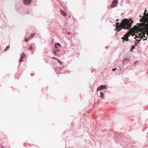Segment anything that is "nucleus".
Returning <instances> with one entry per match:
<instances>
[{
	"instance_id": "nucleus-1",
	"label": "nucleus",
	"mask_w": 148,
	"mask_h": 148,
	"mask_svg": "<svg viewBox=\"0 0 148 148\" xmlns=\"http://www.w3.org/2000/svg\"><path fill=\"white\" fill-rule=\"evenodd\" d=\"M130 21L126 19H124L123 20L121 23L119 24V23L117 22L116 23V27H118L120 26L123 27V29H129L131 27V25L133 22V21L131 20L130 19Z\"/></svg>"
},
{
	"instance_id": "nucleus-2",
	"label": "nucleus",
	"mask_w": 148,
	"mask_h": 148,
	"mask_svg": "<svg viewBox=\"0 0 148 148\" xmlns=\"http://www.w3.org/2000/svg\"><path fill=\"white\" fill-rule=\"evenodd\" d=\"M147 12V10L145 9L144 12V15L142 16V18L140 20V22H143L141 23V25L142 26L143 28L145 26V27L144 28L145 29H147L148 27V13L146 14Z\"/></svg>"
},
{
	"instance_id": "nucleus-3",
	"label": "nucleus",
	"mask_w": 148,
	"mask_h": 148,
	"mask_svg": "<svg viewBox=\"0 0 148 148\" xmlns=\"http://www.w3.org/2000/svg\"><path fill=\"white\" fill-rule=\"evenodd\" d=\"M130 35H133L132 32L130 30L127 33L124 35L123 37L121 38V39L123 40V42H124L125 40L126 41H129L128 37L130 36Z\"/></svg>"
},
{
	"instance_id": "nucleus-4",
	"label": "nucleus",
	"mask_w": 148,
	"mask_h": 148,
	"mask_svg": "<svg viewBox=\"0 0 148 148\" xmlns=\"http://www.w3.org/2000/svg\"><path fill=\"white\" fill-rule=\"evenodd\" d=\"M141 23H140L139 25L138 26L136 25L133 27V29L134 31H138L139 29H140L141 31V32H142V31H143V30H148V27L147 29H145V28H143V27L141 25ZM145 27V26L144 27Z\"/></svg>"
},
{
	"instance_id": "nucleus-5",
	"label": "nucleus",
	"mask_w": 148,
	"mask_h": 148,
	"mask_svg": "<svg viewBox=\"0 0 148 148\" xmlns=\"http://www.w3.org/2000/svg\"><path fill=\"white\" fill-rule=\"evenodd\" d=\"M118 3V0H114L112 2V4L111 5V7L112 8H114V7H116L117 6V5Z\"/></svg>"
},
{
	"instance_id": "nucleus-6",
	"label": "nucleus",
	"mask_w": 148,
	"mask_h": 148,
	"mask_svg": "<svg viewBox=\"0 0 148 148\" xmlns=\"http://www.w3.org/2000/svg\"><path fill=\"white\" fill-rule=\"evenodd\" d=\"M146 31H145V30H143V35L141 36V39H143V37L145 38H144V39H143V40H147V36H146L145 35V33H147V32L148 31V30H146Z\"/></svg>"
},
{
	"instance_id": "nucleus-7",
	"label": "nucleus",
	"mask_w": 148,
	"mask_h": 148,
	"mask_svg": "<svg viewBox=\"0 0 148 148\" xmlns=\"http://www.w3.org/2000/svg\"><path fill=\"white\" fill-rule=\"evenodd\" d=\"M107 87V86L105 85H101L100 86V87H98L97 89V92L99 90H103L106 89Z\"/></svg>"
},
{
	"instance_id": "nucleus-8",
	"label": "nucleus",
	"mask_w": 148,
	"mask_h": 148,
	"mask_svg": "<svg viewBox=\"0 0 148 148\" xmlns=\"http://www.w3.org/2000/svg\"><path fill=\"white\" fill-rule=\"evenodd\" d=\"M25 57V54L24 53H23L21 56V58L19 60V62H21L23 61V59Z\"/></svg>"
},
{
	"instance_id": "nucleus-9",
	"label": "nucleus",
	"mask_w": 148,
	"mask_h": 148,
	"mask_svg": "<svg viewBox=\"0 0 148 148\" xmlns=\"http://www.w3.org/2000/svg\"><path fill=\"white\" fill-rule=\"evenodd\" d=\"M31 0H23L24 3L25 5H28L31 3Z\"/></svg>"
},
{
	"instance_id": "nucleus-10",
	"label": "nucleus",
	"mask_w": 148,
	"mask_h": 148,
	"mask_svg": "<svg viewBox=\"0 0 148 148\" xmlns=\"http://www.w3.org/2000/svg\"><path fill=\"white\" fill-rule=\"evenodd\" d=\"M60 12L61 14L64 16H67V14H66V13L62 10H60Z\"/></svg>"
},
{
	"instance_id": "nucleus-11",
	"label": "nucleus",
	"mask_w": 148,
	"mask_h": 148,
	"mask_svg": "<svg viewBox=\"0 0 148 148\" xmlns=\"http://www.w3.org/2000/svg\"><path fill=\"white\" fill-rule=\"evenodd\" d=\"M123 28V27H121L120 26H119L118 27H116V29L117 32H119L121 31V29Z\"/></svg>"
},
{
	"instance_id": "nucleus-12",
	"label": "nucleus",
	"mask_w": 148,
	"mask_h": 148,
	"mask_svg": "<svg viewBox=\"0 0 148 148\" xmlns=\"http://www.w3.org/2000/svg\"><path fill=\"white\" fill-rule=\"evenodd\" d=\"M130 61V59L129 58H125L123 60V63L125 62H129Z\"/></svg>"
},
{
	"instance_id": "nucleus-13",
	"label": "nucleus",
	"mask_w": 148,
	"mask_h": 148,
	"mask_svg": "<svg viewBox=\"0 0 148 148\" xmlns=\"http://www.w3.org/2000/svg\"><path fill=\"white\" fill-rule=\"evenodd\" d=\"M100 94V97L102 98V99H103L104 98V96L103 93L102 92H101Z\"/></svg>"
},
{
	"instance_id": "nucleus-14",
	"label": "nucleus",
	"mask_w": 148,
	"mask_h": 148,
	"mask_svg": "<svg viewBox=\"0 0 148 148\" xmlns=\"http://www.w3.org/2000/svg\"><path fill=\"white\" fill-rule=\"evenodd\" d=\"M36 33H34L33 34H32L31 35L29 38V39H32V38L35 35Z\"/></svg>"
},
{
	"instance_id": "nucleus-15",
	"label": "nucleus",
	"mask_w": 148,
	"mask_h": 148,
	"mask_svg": "<svg viewBox=\"0 0 148 148\" xmlns=\"http://www.w3.org/2000/svg\"><path fill=\"white\" fill-rule=\"evenodd\" d=\"M30 39H29V37L28 38H26L25 39L24 41H25V42H28V41H29V40Z\"/></svg>"
},
{
	"instance_id": "nucleus-16",
	"label": "nucleus",
	"mask_w": 148,
	"mask_h": 148,
	"mask_svg": "<svg viewBox=\"0 0 148 148\" xmlns=\"http://www.w3.org/2000/svg\"><path fill=\"white\" fill-rule=\"evenodd\" d=\"M135 46L134 45H132L131 48L130 50L132 51L133 49H135Z\"/></svg>"
},
{
	"instance_id": "nucleus-17",
	"label": "nucleus",
	"mask_w": 148,
	"mask_h": 148,
	"mask_svg": "<svg viewBox=\"0 0 148 148\" xmlns=\"http://www.w3.org/2000/svg\"><path fill=\"white\" fill-rule=\"evenodd\" d=\"M9 47H10L9 45H8V46H7L6 47L4 51H6V50H7L8 49H9Z\"/></svg>"
},
{
	"instance_id": "nucleus-18",
	"label": "nucleus",
	"mask_w": 148,
	"mask_h": 148,
	"mask_svg": "<svg viewBox=\"0 0 148 148\" xmlns=\"http://www.w3.org/2000/svg\"><path fill=\"white\" fill-rule=\"evenodd\" d=\"M57 60L58 61V62L59 63L61 64V65H62V62H61V61H60L59 59H57Z\"/></svg>"
},
{
	"instance_id": "nucleus-19",
	"label": "nucleus",
	"mask_w": 148,
	"mask_h": 148,
	"mask_svg": "<svg viewBox=\"0 0 148 148\" xmlns=\"http://www.w3.org/2000/svg\"><path fill=\"white\" fill-rule=\"evenodd\" d=\"M53 53L55 55H57V53L56 51H53Z\"/></svg>"
},
{
	"instance_id": "nucleus-20",
	"label": "nucleus",
	"mask_w": 148,
	"mask_h": 148,
	"mask_svg": "<svg viewBox=\"0 0 148 148\" xmlns=\"http://www.w3.org/2000/svg\"><path fill=\"white\" fill-rule=\"evenodd\" d=\"M51 58L55 60H57V59H58L57 58L54 57H52Z\"/></svg>"
},
{
	"instance_id": "nucleus-21",
	"label": "nucleus",
	"mask_w": 148,
	"mask_h": 148,
	"mask_svg": "<svg viewBox=\"0 0 148 148\" xmlns=\"http://www.w3.org/2000/svg\"><path fill=\"white\" fill-rule=\"evenodd\" d=\"M29 50H32L33 49V48L32 46H30L29 47Z\"/></svg>"
},
{
	"instance_id": "nucleus-22",
	"label": "nucleus",
	"mask_w": 148,
	"mask_h": 148,
	"mask_svg": "<svg viewBox=\"0 0 148 148\" xmlns=\"http://www.w3.org/2000/svg\"><path fill=\"white\" fill-rule=\"evenodd\" d=\"M59 49H56L55 50V51H56L57 52H58L59 51Z\"/></svg>"
},
{
	"instance_id": "nucleus-23",
	"label": "nucleus",
	"mask_w": 148,
	"mask_h": 148,
	"mask_svg": "<svg viewBox=\"0 0 148 148\" xmlns=\"http://www.w3.org/2000/svg\"><path fill=\"white\" fill-rule=\"evenodd\" d=\"M117 69L116 68H115V69H113L112 70L113 71H115Z\"/></svg>"
},
{
	"instance_id": "nucleus-24",
	"label": "nucleus",
	"mask_w": 148,
	"mask_h": 148,
	"mask_svg": "<svg viewBox=\"0 0 148 148\" xmlns=\"http://www.w3.org/2000/svg\"><path fill=\"white\" fill-rule=\"evenodd\" d=\"M56 45H58V46H60V44L59 43H57Z\"/></svg>"
},
{
	"instance_id": "nucleus-25",
	"label": "nucleus",
	"mask_w": 148,
	"mask_h": 148,
	"mask_svg": "<svg viewBox=\"0 0 148 148\" xmlns=\"http://www.w3.org/2000/svg\"><path fill=\"white\" fill-rule=\"evenodd\" d=\"M55 48H56V49H58V47H57V46H56V44H55Z\"/></svg>"
},
{
	"instance_id": "nucleus-26",
	"label": "nucleus",
	"mask_w": 148,
	"mask_h": 148,
	"mask_svg": "<svg viewBox=\"0 0 148 148\" xmlns=\"http://www.w3.org/2000/svg\"><path fill=\"white\" fill-rule=\"evenodd\" d=\"M136 40L138 42H139L140 41V40H138L136 39Z\"/></svg>"
},
{
	"instance_id": "nucleus-27",
	"label": "nucleus",
	"mask_w": 148,
	"mask_h": 148,
	"mask_svg": "<svg viewBox=\"0 0 148 148\" xmlns=\"http://www.w3.org/2000/svg\"><path fill=\"white\" fill-rule=\"evenodd\" d=\"M146 35H147V36H148V31L147 32V34H146Z\"/></svg>"
},
{
	"instance_id": "nucleus-28",
	"label": "nucleus",
	"mask_w": 148,
	"mask_h": 148,
	"mask_svg": "<svg viewBox=\"0 0 148 148\" xmlns=\"http://www.w3.org/2000/svg\"><path fill=\"white\" fill-rule=\"evenodd\" d=\"M67 33H68V34H70V32H68Z\"/></svg>"
},
{
	"instance_id": "nucleus-29",
	"label": "nucleus",
	"mask_w": 148,
	"mask_h": 148,
	"mask_svg": "<svg viewBox=\"0 0 148 148\" xmlns=\"http://www.w3.org/2000/svg\"><path fill=\"white\" fill-rule=\"evenodd\" d=\"M137 38H138V37L137 36H136L135 38L136 39Z\"/></svg>"
},
{
	"instance_id": "nucleus-30",
	"label": "nucleus",
	"mask_w": 148,
	"mask_h": 148,
	"mask_svg": "<svg viewBox=\"0 0 148 148\" xmlns=\"http://www.w3.org/2000/svg\"><path fill=\"white\" fill-rule=\"evenodd\" d=\"M119 20L118 19H117V20H116V21H119Z\"/></svg>"
},
{
	"instance_id": "nucleus-31",
	"label": "nucleus",
	"mask_w": 148,
	"mask_h": 148,
	"mask_svg": "<svg viewBox=\"0 0 148 148\" xmlns=\"http://www.w3.org/2000/svg\"><path fill=\"white\" fill-rule=\"evenodd\" d=\"M136 62H135V63H134V64Z\"/></svg>"
},
{
	"instance_id": "nucleus-32",
	"label": "nucleus",
	"mask_w": 148,
	"mask_h": 148,
	"mask_svg": "<svg viewBox=\"0 0 148 148\" xmlns=\"http://www.w3.org/2000/svg\"><path fill=\"white\" fill-rule=\"evenodd\" d=\"M137 45V44H136V46Z\"/></svg>"
},
{
	"instance_id": "nucleus-33",
	"label": "nucleus",
	"mask_w": 148,
	"mask_h": 148,
	"mask_svg": "<svg viewBox=\"0 0 148 148\" xmlns=\"http://www.w3.org/2000/svg\"><path fill=\"white\" fill-rule=\"evenodd\" d=\"M137 25H138V23H137Z\"/></svg>"
}]
</instances>
